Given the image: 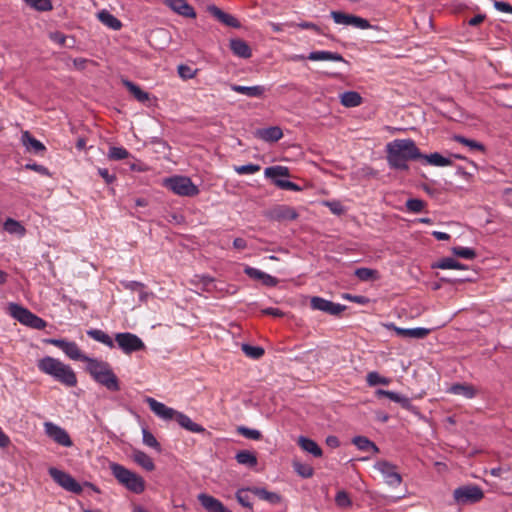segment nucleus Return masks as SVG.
<instances>
[{"mask_svg": "<svg viewBox=\"0 0 512 512\" xmlns=\"http://www.w3.org/2000/svg\"><path fill=\"white\" fill-rule=\"evenodd\" d=\"M387 162L392 169L408 170V161L423 157L412 139H396L386 145Z\"/></svg>", "mask_w": 512, "mask_h": 512, "instance_id": "f257e3e1", "label": "nucleus"}, {"mask_svg": "<svg viewBox=\"0 0 512 512\" xmlns=\"http://www.w3.org/2000/svg\"><path fill=\"white\" fill-rule=\"evenodd\" d=\"M37 367L41 372L68 387H74L77 384L76 374L72 368L56 358L46 356L38 361Z\"/></svg>", "mask_w": 512, "mask_h": 512, "instance_id": "f03ea898", "label": "nucleus"}, {"mask_svg": "<svg viewBox=\"0 0 512 512\" xmlns=\"http://www.w3.org/2000/svg\"><path fill=\"white\" fill-rule=\"evenodd\" d=\"M86 364L87 371L96 382L109 391L116 392L120 390L119 380L109 363L90 357Z\"/></svg>", "mask_w": 512, "mask_h": 512, "instance_id": "7ed1b4c3", "label": "nucleus"}, {"mask_svg": "<svg viewBox=\"0 0 512 512\" xmlns=\"http://www.w3.org/2000/svg\"><path fill=\"white\" fill-rule=\"evenodd\" d=\"M110 469L117 481L129 491L140 494L145 489L144 479L118 463H111Z\"/></svg>", "mask_w": 512, "mask_h": 512, "instance_id": "20e7f679", "label": "nucleus"}, {"mask_svg": "<svg viewBox=\"0 0 512 512\" xmlns=\"http://www.w3.org/2000/svg\"><path fill=\"white\" fill-rule=\"evenodd\" d=\"M8 311L13 318L30 328L42 330L47 326V323L44 319L38 317L27 308L17 303H9Z\"/></svg>", "mask_w": 512, "mask_h": 512, "instance_id": "39448f33", "label": "nucleus"}, {"mask_svg": "<svg viewBox=\"0 0 512 512\" xmlns=\"http://www.w3.org/2000/svg\"><path fill=\"white\" fill-rule=\"evenodd\" d=\"M164 185L179 196L193 197L199 194L198 187L186 176H173L164 180Z\"/></svg>", "mask_w": 512, "mask_h": 512, "instance_id": "423d86ee", "label": "nucleus"}, {"mask_svg": "<svg viewBox=\"0 0 512 512\" xmlns=\"http://www.w3.org/2000/svg\"><path fill=\"white\" fill-rule=\"evenodd\" d=\"M48 474L53 479V481L64 490L74 494L82 493V485L79 484L69 473L56 467H50L48 469Z\"/></svg>", "mask_w": 512, "mask_h": 512, "instance_id": "0eeeda50", "label": "nucleus"}, {"mask_svg": "<svg viewBox=\"0 0 512 512\" xmlns=\"http://www.w3.org/2000/svg\"><path fill=\"white\" fill-rule=\"evenodd\" d=\"M453 496L458 504L467 505L481 501L484 498V492L477 485H464L455 489Z\"/></svg>", "mask_w": 512, "mask_h": 512, "instance_id": "6e6552de", "label": "nucleus"}, {"mask_svg": "<svg viewBox=\"0 0 512 512\" xmlns=\"http://www.w3.org/2000/svg\"><path fill=\"white\" fill-rule=\"evenodd\" d=\"M115 341L125 354H131L145 349L144 342L137 335L130 332L117 333L115 335Z\"/></svg>", "mask_w": 512, "mask_h": 512, "instance_id": "1a4fd4ad", "label": "nucleus"}, {"mask_svg": "<svg viewBox=\"0 0 512 512\" xmlns=\"http://www.w3.org/2000/svg\"><path fill=\"white\" fill-rule=\"evenodd\" d=\"M330 16L334 22L339 25L353 26L362 30L374 28L367 19L353 14H347L341 11H331Z\"/></svg>", "mask_w": 512, "mask_h": 512, "instance_id": "9d476101", "label": "nucleus"}, {"mask_svg": "<svg viewBox=\"0 0 512 512\" xmlns=\"http://www.w3.org/2000/svg\"><path fill=\"white\" fill-rule=\"evenodd\" d=\"M45 343L54 345L61 349L70 359L87 362L90 357L84 355L75 342L64 339H46Z\"/></svg>", "mask_w": 512, "mask_h": 512, "instance_id": "9b49d317", "label": "nucleus"}, {"mask_svg": "<svg viewBox=\"0 0 512 512\" xmlns=\"http://www.w3.org/2000/svg\"><path fill=\"white\" fill-rule=\"evenodd\" d=\"M374 468L379 471L389 486H399L402 476L397 472V466L387 460H378Z\"/></svg>", "mask_w": 512, "mask_h": 512, "instance_id": "f8f14e48", "label": "nucleus"}, {"mask_svg": "<svg viewBox=\"0 0 512 512\" xmlns=\"http://www.w3.org/2000/svg\"><path fill=\"white\" fill-rule=\"evenodd\" d=\"M310 305L313 310H319L334 316L339 315L346 309L345 305L334 303L330 300L318 296L311 298Z\"/></svg>", "mask_w": 512, "mask_h": 512, "instance_id": "ddd939ff", "label": "nucleus"}, {"mask_svg": "<svg viewBox=\"0 0 512 512\" xmlns=\"http://www.w3.org/2000/svg\"><path fill=\"white\" fill-rule=\"evenodd\" d=\"M44 427L47 436L57 444L64 447H71L73 445L69 434L63 428L55 425L52 422H46Z\"/></svg>", "mask_w": 512, "mask_h": 512, "instance_id": "4468645a", "label": "nucleus"}, {"mask_svg": "<svg viewBox=\"0 0 512 512\" xmlns=\"http://www.w3.org/2000/svg\"><path fill=\"white\" fill-rule=\"evenodd\" d=\"M163 3L174 13L184 18L195 19V9L186 0H163Z\"/></svg>", "mask_w": 512, "mask_h": 512, "instance_id": "2eb2a0df", "label": "nucleus"}, {"mask_svg": "<svg viewBox=\"0 0 512 512\" xmlns=\"http://www.w3.org/2000/svg\"><path fill=\"white\" fill-rule=\"evenodd\" d=\"M207 10L213 17H215L219 22H221L224 25L232 28L241 27V24L237 18H235L233 15L229 13L224 12L216 5L208 6Z\"/></svg>", "mask_w": 512, "mask_h": 512, "instance_id": "dca6fc26", "label": "nucleus"}, {"mask_svg": "<svg viewBox=\"0 0 512 512\" xmlns=\"http://www.w3.org/2000/svg\"><path fill=\"white\" fill-rule=\"evenodd\" d=\"M198 501L207 512H232L221 501L205 493L198 495Z\"/></svg>", "mask_w": 512, "mask_h": 512, "instance_id": "f3484780", "label": "nucleus"}, {"mask_svg": "<svg viewBox=\"0 0 512 512\" xmlns=\"http://www.w3.org/2000/svg\"><path fill=\"white\" fill-rule=\"evenodd\" d=\"M145 402L148 404L151 411L157 416H184L182 413L167 407L152 397H146Z\"/></svg>", "mask_w": 512, "mask_h": 512, "instance_id": "a211bd4d", "label": "nucleus"}, {"mask_svg": "<svg viewBox=\"0 0 512 512\" xmlns=\"http://www.w3.org/2000/svg\"><path fill=\"white\" fill-rule=\"evenodd\" d=\"M389 327L392 328L398 336L403 338L423 339L430 333V329L422 327L400 328L396 327L394 324H391Z\"/></svg>", "mask_w": 512, "mask_h": 512, "instance_id": "6ab92c4d", "label": "nucleus"}, {"mask_svg": "<svg viewBox=\"0 0 512 512\" xmlns=\"http://www.w3.org/2000/svg\"><path fill=\"white\" fill-rule=\"evenodd\" d=\"M244 272L250 278L260 280L265 286L268 287L276 286L278 283V280L275 277L253 267H246Z\"/></svg>", "mask_w": 512, "mask_h": 512, "instance_id": "aec40b11", "label": "nucleus"}, {"mask_svg": "<svg viewBox=\"0 0 512 512\" xmlns=\"http://www.w3.org/2000/svg\"><path fill=\"white\" fill-rule=\"evenodd\" d=\"M229 46H230V49L233 52V54L240 58L247 59L252 56L251 48L249 47L247 42H245L242 39H239V38L231 39L229 42Z\"/></svg>", "mask_w": 512, "mask_h": 512, "instance_id": "412c9836", "label": "nucleus"}, {"mask_svg": "<svg viewBox=\"0 0 512 512\" xmlns=\"http://www.w3.org/2000/svg\"><path fill=\"white\" fill-rule=\"evenodd\" d=\"M297 444L303 451L311 454L316 458H320L323 455L321 447L314 440L308 437L299 436L297 439Z\"/></svg>", "mask_w": 512, "mask_h": 512, "instance_id": "4be33fe9", "label": "nucleus"}, {"mask_svg": "<svg viewBox=\"0 0 512 512\" xmlns=\"http://www.w3.org/2000/svg\"><path fill=\"white\" fill-rule=\"evenodd\" d=\"M255 136L266 142H277L283 137V132L280 127L272 126L256 130Z\"/></svg>", "mask_w": 512, "mask_h": 512, "instance_id": "5701e85b", "label": "nucleus"}, {"mask_svg": "<svg viewBox=\"0 0 512 512\" xmlns=\"http://www.w3.org/2000/svg\"><path fill=\"white\" fill-rule=\"evenodd\" d=\"M231 90L240 94H243L247 97H262L266 91L264 86L256 85V86H242L233 84L231 85Z\"/></svg>", "mask_w": 512, "mask_h": 512, "instance_id": "b1692460", "label": "nucleus"}, {"mask_svg": "<svg viewBox=\"0 0 512 512\" xmlns=\"http://www.w3.org/2000/svg\"><path fill=\"white\" fill-rule=\"evenodd\" d=\"M307 59L311 61H336V62H345L343 56L336 52L330 51H313L308 56Z\"/></svg>", "mask_w": 512, "mask_h": 512, "instance_id": "393cba45", "label": "nucleus"}, {"mask_svg": "<svg viewBox=\"0 0 512 512\" xmlns=\"http://www.w3.org/2000/svg\"><path fill=\"white\" fill-rule=\"evenodd\" d=\"M351 442L360 451H372L374 454H378L380 452L378 446L365 436H355L352 438Z\"/></svg>", "mask_w": 512, "mask_h": 512, "instance_id": "a878e982", "label": "nucleus"}, {"mask_svg": "<svg viewBox=\"0 0 512 512\" xmlns=\"http://www.w3.org/2000/svg\"><path fill=\"white\" fill-rule=\"evenodd\" d=\"M133 460L142 468L147 471H153L155 464L153 459L145 452L141 450H134L132 453Z\"/></svg>", "mask_w": 512, "mask_h": 512, "instance_id": "bb28decb", "label": "nucleus"}, {"mask_svg": "<svg viewBox=\"0 0 512 512\" xmlns=\"http://www.w3.org/2000/svg\"><path fill=\"white\" fill-rule=\"evenodd\" d=\"M22 142L27 150L33 151L36 154L45 151V146L39 140L32 137L28 131L23 132Z\"/></svg>", "mask_w": 512, "mask_h": 512, "instance_id": "cd10ccee", "label": "nucleus"}, {"mask_svg": "<svg viewBox=\"0 0 512 512\" xmlns=\"http://www.w3.org/2000/svg\"><path fill=\"white\" fill-rule=\"evenodd\" d=\"M98 19L108 28L119 30L122 27L121 21L107 10L98 13Z\"/></svg>", "mask_w": 512, "mask_h": 512, "instance_id": "c85d7f7f", "label": "nucleus"}, {"mask_svg": "<svg viewBox=\"0 0 512 512\" xmlns=\"http://www.w3.org/2000/svg\"><path fill=\"white\" fill-rule=\"evenodd\" d=\"M251 492L255 496H257L260 499L265 500L271 504H278L282 500V498L279 494H277L275 492L267 491L265 488L254 487V488H251Z\"/></svg>", "mask_w": 512, "mask_h": 512, "instance_id": "c756f323", "label": "nucleus"}, {"mask_svg": "<svg viewBox=\"0 0 512 512\" xmlns=\"http://www.w3.org/2000/svg\"><path fill=\"white\" fill-rule=\"evenodd\" d=\"M340 102L345 107H357L362 103V97L358 92L347 91L340 95Z\"/></svg>", "mask_w": 512, "mask_h": 512, "instance_id": "7c9ffc66", "label": "nucleus"}, {"mask_svg": "<svg viewBox=\"0 0 512 512\" xmlns=\"http://www.w3.org/2000/svg\"><path fill=\"white\" fill-rule=\"evenodd\" d=\"M87 335L93 340L100 342L109 348H114L113 339L106 332L100 329H90L87 331Z\"/></svg>", "mask_w": 512, "mask_h": 512, "instance_id": "2f4dec72", "label": "nucleus"}, {"mask_svg": "<svg viewBox=\"0 0 512 512\" xmlns=\"http://www.w3.org/2000/svg\"><path fill=\"white\" fill-rule=\"evenodd\" d=\"M448 392L455 395H461L467 399H471L475 396V389L470 384H454L449 387Z\"/></svg>", "mask_w": 512, "mask_h": 512, "instance_id": "473e14b6", "label": "nucleus"}, {"mask_svg": "<svg viewBox=\"0 0 512 512\" xmlns=\"http://www.w3.org/2000/svg\"><path fill=\"white\" fill-rule=\"evenodd\" d=\"M123 84L139 102L145 103L149 100V94L143 91L138 85L129 80H124Z\"/></svg>", "mask_w": 512, "mask_h": 512, "instance_id": "72a5a7b5", "label": "nucleus"}, {"mask_svg": "<svg viewBox=\"0 0 512 512\" xmlns=\"http://www.w3.org/2000/svg\"><path fill=\"white\" fill-rule=\"evenodd\" d=\"M3 228L6 232L10 234H16L19 236H23L26 232L25 227L17 220L12 218H7L4 222Z\"/></svg>", "mask_w": 512, "mask_h": 512, "instance_id": "f704fd0d", "label": "nucleus"}, {"mask_svg": "<svg viewBox=\"0 0 512 512\" xmlns=\"http://www.w3.org/2000/svg\"><path fill=\"white\" fill-rule=\"evenodd\" d=\"M274 217L277 220H295L298 217V213L291 207L280 206L275 209Z\"/></svg>", "mask_w": 512, "mask_h": 512, "instance_id": "c9c22d12", "label": "nucleus"}, {"mask_svg": "<svg viewBox=\"0 0 512 512\" xmlns=\"http://www.w3.org/2000/svg\"><path fill=\"white\" fill-rule=\"evenodd\" d=\"M235 458L237 462L242 465H247L249 467H254L257 465L256 455L248 450H242L238 452Z\"/></svg>", "mask_w": 512, "mask_h": 512, "instance_id": "e433bc0d", "label": "nucleus"}, {"mask_svg": "<svg viewBox=\"0 0 512 512\" xmlns=\"http://www.w3.org/2000/svg\"><path fill=\"white\" fill-rule=\"evenodd\" d=\"M264 174L267 178H271L275 183V180H279L278 177H288L289 169L284 166H272L266 168Z\"/></svg>", "mask_w": 512, "mask_h": 512, "instance_id": "4c0bfd02", "label": "nucleus"}, {"mask_svg": "<svg viewBox=\"0 0 512 512\" xmlns=\"http://www.w3.org/2000/svg\"><path fill=\"white\" fill-rule=\"evenodd\" d=\"M376 394L378 396H385V397L389 398L390 400H392L394 402L400 403L405 408L409 409L410 406H411L409 399H407L405 397H402L398 393H395V392H392V391H386V390L378 389L376 391Z\"/></svg>", "mask_w": 512, "mask_h": 512, "instance_id": "58836bf2", "label": "nucleus"}, {"mask_svg": "<svg viewBox=\"0 0 512 512\" xmlns=\"http://www.w3.org/2000/svg\"><path fill=\"white\" fill-rule=\"evenodd\" d=\"M292 466L294 471L302 478H311L314 474V469L310 464L302 463L298 460H293Z\"/></svg>", "mask_w": 512, "mask_h": 512, "instance_id": "ea45409f", "label": "nucleus"}, {"mask_svg": "<svg viewBox=\"0 0 512 512\" xmlns=\"http://www.w3.org/2000/svg\"><path fill=\"white\" fill-rule=\"evenodd\" d=\"M142 435H143V443L146 446L155 449L157 452H161L162 449H161L160 443L157 441V439L154 437V435L146 427L142 428Z\"/></svg>", "mask_w": 512, "mask_h": 512, "instance_id": "a19ab883", "label": "nucleus"}, {"mask_svg": "<svg viewBox=\"0 0 512 512\" xmlns=\"http://www.w3.org/2000/svg\"><path fill=\"white\" fill-rule=\"evenodd\" d=\"M241 349L243 353L251 359H259L264 355V349L260 346L242 344Z\"/></svg>", "mask_w": 512, "mask_h": 512, "instance_id": "79ce46f5", "label": "nucleus"}, {"mask_svg": "<svg viewBox=\"0 0 512 512\" xmlns=\"http://www.w3.org/2000/svg\"><path fill=\"white\" fill-rule=\"evenodd\" d=\"M176 420L178 421L179 425L191 432H194V433H200V432H205V428L202 427L201 425L195 423L194 421H192L191 418H176Z\"/></svg>", "mask_w": 512, "mask_h": 512, "instance_id": "37998d69", "label": "nucleus"}, {"mask_svg": "<svg viewBox=\"0 0 512 512\" xmlns=\"http://www.w3.org/2000/svg\"><path fill=\"white\" fill-rule=\"evenodd\" d=\"M422 158H425L429 164L434 166H447L451 163L448 158L443 157L437 152L431 153L430 155H425Z\"/></svg>", "mask_w": 512, "mask_h": 512, "instance_id": "c03bdc74", "label": "nucleus"}, {"mask_svg": "<svg viewBox=\"0 0 512 512\" xmlns=\"http://www.w3.org/2000/svg\"><path fill=\"white\" fill-rule=\"evenodd\" d=\"M435 267L440 268V269H464L465 268V266L463 264H461L454 258H450V257L441 259L436 264Z\"/></svg>", "mask_w": 512, "mask_h": 512, "instance_id": "a18cd8bd", "label": "nucleus"}, {"mask_svg": "<svg viewBox=\"0 0 512 512\" xmlns=\"http://www.w3.org/2000/svg\"><path fill=\"white\" fill-rule=\"evenodd\" d=\"M355 276L361 281H369L377 278V271L362 267L355 270Z\"/></svg>", "mask_w": 512, "mask_h": 512, "instance_id": "49530a36", "label": "nucleus"}, {"mask_svg": "<svg viewBox=\"0 0 512 512\" xmlns=\"http://www.w3.org/2000/svg\"><path fill=\"white\" fill-rule=\"evenodd\" d=\"M452 253L457 257L469 259V260L474 259L476 257L475 250L472 248H468V247H461V246L453 247Z\"/></svg>", "mask_w": 512, "mask_h": 512, "instance_id": "de8ad7c7", "label": "nucleus"}, {"mask_svg": "<svg viewBox=\"0 0 512 512\" xmlns=\"http://www.w3.org/2000/svg\"><path fill=\"white\" fill-rule=\"evenodd\" d=\"M454 140L457 141L458 143H461V144L469 147L471 150H479V151H484L485 150L484 145L481 144L480 142H477V141L472 140V139L465 138V137L460 136V135H456L454 137Z\"/></svg>", "mask_w": 512, "mask_h": 512, "instance_id": "09e8293b", "label": "nucleus"}, {"mask_svg": "<svg viewBox=\"0 0 512 512\" xmlns=\"http://www.w3.org/2000/svg\"><path fill=\"white\" fill-rule=\"evenodd\" d=\"M30 7L38 11H49L52 9L50 0H23Z\"/></svg>", "mask_w": 512, "mask_h": 512, "instance_id": "8fccbe9b", "label": "nucleus"}, {"mask_svg": "<svg viewBox=\"0 0 512 512\" xmlns=\"http://www.w3.org/2000/svg\"><path fill=\"white\" fill-rule=\"evenodd\" d=\"M425 206L426 202L418 198H411L406 201L407 210L413 213L421 212Z\"/></svg>", "mask_w": 512, "mask_h": 512, "instance_id": "3c124183", "label": "nucleus"}, {"mask_svg": "<svg viewBox=\"0 0 512 512\" xmlns=\"http://www.w3.org/2000/svg\"><path fill=\"white\" fill-rule=\"evenodd\" d=\"M129 155V152L123 147H111L108 152V158L111 160H123Z\"/></svg>", "mask_w": 512, "mask_h": 512, "instance_id": "603ef678", "label": "nucleus"}, {"mask_svg": "<svg viewBox=\"0 0 512 512\" xmlns=\"http://www.w3.org/2000/svg\"><path fill=\"white\" fill-rule=\"evenodd\" d=\"M249 492H251V488L239 489L236 492V499L243 507L252 508Z\"/></svg>", "mask_w": 512, "mask_h": 512, "instance_id": "864d4df0", "label": "nucleus"}, {"mask_svg": "<svg viewBox=\"0 0 512 512\" xmlns=\"http://www.w3.org/2000/svg\"><path fill=\"white\" fill-rule=\"evenodd\" d=\"M366 380L370 386H375L378 384L387 385L390 382L388 378L382 377L378 372L368 373Z\"/></svg>", "mask_w": 512, "mask_h": 512, "instance_id": "5fc2aeb1", "label": "nucleus"}, {"mask_svg": "<svg viewBox=\"0 0 512 512\" xmlns=\"http://www.w3.org/2000/svg\"><path fill=\"white\" fill-rule=\"evenodd\" d=\"M260 169L261 167L258 164L252 163L234 167L235 172L238 173L239 175L254 174L260 171Z\"/></svg>", "mask_w": 512, "mask_h": 512, "instance_id": "6e6d98bb", "label": "nucleus"}, {"mask_svg": "<svg viewBox=\"0 0 512 512\" xmlns=\"http://www.w3.org/2000/svg\"><path fill=\"white\" fill-rule=\"evenodd\" d=\"M237 431L239 434H241L242 436H244L248 439L259 440L261 438L260 431H258L256 429H250L245 426H239V427H237Z\"/></svg>", "mask_w": 512, "mask_h": 512, "instance_id": "4d7b16f0", "label": "nucleus"}, {"mask_svg": "<svg viewBox=\"0 0 512 512\" xmlns=\"http://www.w3.org/2000/svg\"><path fill=\"white\" fill-rule=\"evenodd\" d=\"M335 503L338 507H350L352 502L349 495L345 491H339L335 496Z\"/></svg>", "mask_w": 512, "mask_h": 512, "instance_id": "13d9d810", "label": "nucleus"}, {"mask_svg": "<svg viewBox=\"0 0 512 512\" xmlns=\"http://www.w3.org/2000/svg\"><path fill=\"white\" fill-rule=\"evenodd\" d=\"M275 185L281 189L299 191L300 187L294 182L288 180H275Z\"/></svg>", "mask_w": 512, "mask_h": 512, "instance_id": "bf43d9fd", "label": "nucleus"}, {"mask_svg": "<svg viewBox=\"0 0 512 512\" xmlns=\"http://www.w3.org/2000/svg\"><path fill=\"white\" fill-rule=\"evenodd\" d=\"M213 281H214L213 278H211L209 276H205V275H202V276L196 275L195 279L193 280V282L195 284H202L203 290H205V291H210L209 286L213 283Z\"/></svg>", "mask_w": 512, "mask_h": 512, "instance_id": "052dcab7", "label": "nucleus"}, {"mask_svg": "<svg viewBox=\"0 0 512 512\" xmlns=\"http://www.w3.org/2000/svg\"><path fill=\"white\" fill-rule=\"evenodd\" d=\"M178 73H179L180 77H182L183 79H191L195 76V71H193L187 65H179Z\"/></svg>", "mask_w": 512, "mask_h": 512, "instance_id": "680f3d73", "label": "nucleus"}, {"mask_svg": "<svg viewBox=\"0 0 512 512\" xmlns=\"http://www.w3.org/2000/svg\"><path fill=\"white\" fill-rule=\"evenodd\" d=\"M326 206L335 215H341L344 212L342 204L338 201L326 202Z\"/></svg>", "mask_w": 512, "mask_h": 512, "instance_id": "e2e57ef3", "label": "nucleus"}, {"mask_svg": "<svg viewBox=\"0 0 512 512\" xmlns=\"http://www.w3.org/2000/svg\"><path fill=\"white\" fill-rule=\"evenodd\" d=\"M98 173L107 184H111L116 180V176L114 174H110L106 168H99Z\"/></svg>", "mask_w": 512, "mask_h": 512, "instance_id": "0e129e2a", "label": "nucleus"}, {"mask_svg": "<svg viewBox=\"0 0 512 512\" xmlns=\"http://www.w3.org/2000/svg\"><path fill=\"white\" fill-rule=\"evenodd\" d=\"M494 7H495L496 10H498L500 12L511 13L512 14V5H510L507 2L495 1L494 2Z\"/></svg>", "mask_w": 512, "mask_h": 512, "instance_id": "69168bd1", "label": "nucleus"}, {"mask_svg": "<svg viewBox=\"0 0 512 512\" xmlns=\"http://www.w3.org/2000/svg\"><path fill=\"white\" fill-rule=\"evenodd\" d=\"M50 39L61 46H64L66 43V36L60 32L50 33Z\"/></svg>", "mask_w": 512, "mask_h": 512, "instance_id": "338daca9", "label": "nucleus"}, {"mask_svg": "<svg viewBox=\"0 0 512 512\" xmlns=\"http://www.w3.org/2000/svg\"><path fill=\"white\" fill-rule=\"evenodd\" d=\"M126 289H130L132 291H141L144 288V284L137 281H130L124 284Z\"/></svg>", "mask_w": 512, "mask_h": 512, "instance_id": "774afa93", "label": "nucleus"}]
</instances>
